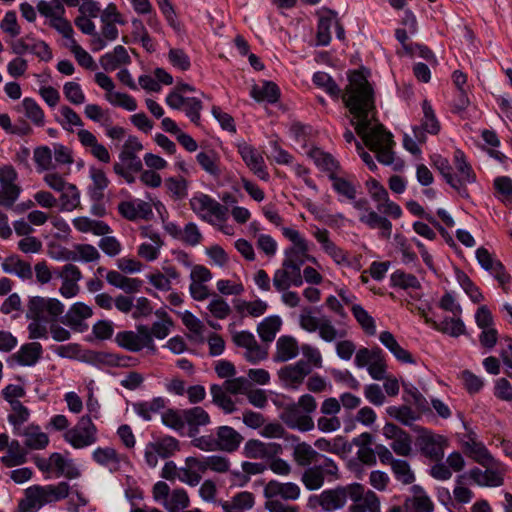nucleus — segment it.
Returning a JSON list of instances; mask_svg holds the SVG:
<instances>
[{
	"label": "nucleus",
	"instance_id": "33",
	"mask_svg": "<svg viewBox=\"0 0 512 512\" xmlns=\"http://www.w3.org/2000/svg\"><path fill=\"white\" fill-rule=\"evenodd\" d=\"M92 458L97 464L108 467L111 472H116L120 468L121 458L112 447L96 448L92 453Z\"/></svg>",
	"mask_w": 512,
	"mask_h": 512
},
{
	"label": "nucleus",
	"instance_id": "45",
	"mask_svg": "<svg viewBox=\"0 0 512 512\" xmlns=\"http://www.w3.org/2000/svg\"><path fill=\"white\" fill-rule=\"evenodd\" d=\"M1 461L6 467L24 464L27 461V451L22 448L17 440H13L7 448V454L1 458Z\"/></svg>",
	"mask_w": 512,
	"mask_h": 512
},
{
	"label": "nucleus",
	"instance_id": "38",
	"mask_svg": "<svg viewBox=\"0 0 512 512\" xmlns=\"http://www.w3.org/2000/svg\"><path fill=\"white\" fill-rule=\"evenodd\" d=\"M167 400L164 397H154L150 401H141L133 404V409L145 421H149L152 415L166 407Z\"/></svg>",
	"mask_w": 512,
	"mask_h": 512
},
{
	"label": "nucleus",
	"instance_id": "17",
	"mask_svg": "<svg viewBox=\"0 0 512 512\" xmlns=\"http://www.w3.org/2000/svg\"><path fill=\"white\" fill-rule=\"evenodd\" d=\"M93 310L83 302L74 303L67 313L61 318V322L75 331L83 332L88 326L84 320L92 317Z\"/></svg>",
	"mask_w": 512,
	"mask_h": 512
},
{
	"label": "nucleus",
	"instance_id": "40",
	"mask_svg": "<svg viewBox=\"0 0 512 512\" xmlns=\"http://www.w3.org/2000/svg\"><path fill=\"white\" fill-rule=\"evenodd\" d=\"M250 95L256 101H267L275 103L279 100V87L271 81H265L262 86L254 85L250 91Z\"/></svg>",
	"mask_w": 512,
	"mask_h": 512
},
{
	"label": "nucleus",
	"instance_id": "1",
	"mask_svg": "<svg viewBox=\"0 0 512 512\" xmlns=\"http://www.w3.org/2000/svg\"><path fill=\"white\" fill-rule=\"evenodd\" d=\"M349 83L342 95L345 106L353 115L351 124L364 144L376 153L377 160L384 165L394 161L393 135L382 124L372 127L376 120L374 90L367 77L359 70L352 71L348 76Z\"/></svg>",
	"mask_w": 512,
	"mask_h": 512
},
{
	"label": "nucleus",
	"instance_id": "46",
	"mask_svg": "<svg viewBox=\"0 0 512 512\" xmlns=\"http://www.w3.org/2000/svg\"><path fill=\"white\" fill-rule=\"evenodd\" d=\"M282 321L279 316L266 317L257 326L259 337L264 342H272L275 339L277 332L280 330Z\"/></svg>",
	"mask_w": 512,
	"mask_h": 512
},
{
	"label": "nucleus",
	"instance_id": "51",
	"mask_svg": "<svg viewBox=\"0 0 512 512\" xmlns=\"http://www.w3.org/2000/svg\"><path fill=\"white\" fill-rule=\"evenodd\" d=\"M386 413L403 425L410 426L419 418V415L408 405L389 406Z\"/></svg>",
	"mask_w": 512,
	"mask_h": 512
},
{
	"label": "nucleus",
	"instance_id": "47",
	"mask_svg": "<svg viewBox=\"0 0 512 512\" xmlns=\"http://www.w3.org/2000/svg\"><path fill=\"white\" fill-rule=\"evenodd\" d=\"M390 282L392 287L403 290L421 288V283L415 275L406 273L400 269L391 274Z\"/></svg>",
	"mask_w": 512,
	"mask_h": 512
},
{
	"label": "nucleus",
	"instance_id": "9",
	"mask_svg": "<svg viewBox=\"0 0 512 512\" xmlns=\"http://www.w3.org/2000/svg\"><path fill=\"white\" fill-rule=\"evenodd\" d=\"M191 209L203 220L211 222V217L219 221H225L228 215V208L207 194L199 193L190 200Z\"/></svg>",
	"mask_w": 512,
	"mask_h": 512
},
{
	"label": "nucleus",
	"instance_id": "8",
	"mask_svg": "<svg viewBox=\"0 0 512 512\" xmlns=\"http://www.w3.org/2000/svg\"><path fill=\"white\" fill-rule=\"evenodd\" d=\"M97 433L98 429L90 415H83L74 427L65 432L64 438L73 448L82 449L97 442Z\"/></svg>",
	"mask_w": 512,
	"mask_h": 512
},
{
	"label": "nucleus",
	"instance_id": "57",
	"mask_svg": "<svg viewBox=\"0 0 512 512\" xmlns=\"http://www.w3.org/2000/svg\"><path fill=\"white\" fill-rule=\"evenodd\" d=\"M159 457L166 459L179 450V441L173 436H164L155 442H150Z\"/></svg>",
	"mask_w": 512,
	"mask_h": 512
},
{
	"label": "nucleus",
	"instance_id": "63",
	"mask_svg": "<svg viewBox=\"0 0 512 512\" xmlns=\"http://www.w3.org/2000/svg\"><path fill=\"white\" fill-rule=\"evenodd\" d=\"M34 161L37 165V171H48L53 168L52 151L48 146H40L34 150Z\"/></svg>",
	"mask_w": 512,
	"mask_h": 512
},
{
	"label": "nucleus",
	"instance_id": "34",
	"mask_svg": "<svg viewBox=\"0 0 512 512\" xmlns=\"http://www.w3.org/2000/svg\"><path fill=\"white\" fill-rule=\"evenodd\" d=\"M464 450L470 458L480 465L495 464V458L481 442H476L475 440L470 439L464 443Z\"/></svg>",
	"mask_w": 512,
	"mask_h": 512
},
{
	"label": "nucleus",
	"instance_id": "21",
	"mask_svg": "<svg viewBox=\"0 0 512 512\" xmlns=\"http://www.w3.org/2000/svg\"><path fill=\"white\" fill-rule=\"evenodd\" d=\"M422 454L434 461H440L444 457V447L447 444L443 436L425 432L418 438Z\"/></svg>",
	"mask_w": 512,
	"mask_h": 512
},
{
	"label": "nucleus",
	"instance_id": "25",
	"mask_svg": "<svg viewBox=\"0 0 512 512\" xmlns=\"http://www.w3.org/2000/svg\"><path fill=\"white\" fill-rule=\"evenodd\" d=\"M311 370V366L308 362L299 360L295 364L281 368L278 375L287 385L297 387L304 381L305 377L311 373Z\"/></svg>",
	"mask_w": 512,
	"mask_h": 512
},
{
	"label": "nucleus",
	"instance_id": "53",
	"mask_svg": "<svg viewBox=\"0 0 512 512\" xmlns=\"http://www.w3.org/2000/svg\"><path fill=\"white\" fill-rule=\"evenodd\" d=\"M351 312L356 319V321L359 323V325L362 327V329L365 331L368 335H375L376 333V324L374 318L359 304H354L351 307Z\"/></svg>",
	"mask_w": 512,
	"mask_h": 512
},
{
	"label": "nucleus",
	"instance_id": "29",
	"mask_svg": "<svg viewBox=\"0 0 512 512\" xmlns=\"http://www.w3.org/2000/svg\"><path fill=\"white\" fill-rule=\"evenodd\" d=\"M413 497L407 498L404 503L406 512H432L434 509L433 502L424 492L422 487L414 485Z\"/></svg>",
	"mask_w": 512,
	"mask_h": 512
},
{
	"label": "nucleus",
	"instance_id": "24",
	"mask_svg": "<svg viewBox=\"0 0 512 512\" xmlns=\"http://www.w3.org/2000/svg\"><path fill=\"white\" fill-rule=\"evenodd\" d=\"M300 487L293 482L281 483L277 480L269 481L264 487L265 498L297 500L300 496Z\"/></svg>",
	"mask_w": 512,
	"mask_h": 512
},
{
	"label": "nucleus",
	"instance_id": "20",
	"mask_svg": "<svg viewBox=\"0 0 512 512\" xmlns=\"http://www.w3.org/2000/svg\"><path fill=\"white\" fill-rule=\"evenodd\" d=\"M330 233L327 229L317 228L313 232V236L320 243L322 250L330 256L338 265H349L348 253L337 246L329 237Z\"/></svg>",
	"mask_w": 512,
	"mask_h": 512
},
{
	"label": "nucleus",
	"instance_id": "32",
	"mask_svg": "<svg viewBox=\"0 0 512 512\" xmlns=\"http://www.w3.org/2000/svg\"><path fill=\"white\" fill-rule=\"evenodd\" d=\"M359 221L367 225L371 229L379 228L380 236L384 239H389L392 233V223L386 217L380 216L375 211L363 213L359 217Z\"/></svg>",
	"mask_w": 512,
	"mask_h": 512
},
{
	"label": "nucleus",
	"instance_id": "2",
	"mask_svg": "<svg viewBox=\"0 0 512 512\" xmlns=\"http://www.w3.org/2000/svg\"><path fill=\"white\" fill-rule=\"evenodd\" d=\"M26 306L25 316L31 320L27 326L28 338L47 339V324L58 320V317L64 313V305L56 298L32 296L29 297Z\"/></svg>",
	"mask_w": 512,
	"mask_h": 512
},
{
	"label": "nucleus",
	"instance_id": "7",
	"mask_svg": "<svg viewBox=\"0 0 512 512\" xmlns=\"http://www.w3.org/2000/svg\"><path fill=\"white\" fill-rule=\"evenodd\" d=\"M117 345L130 352H139L144 348L156 351L153 339L150 337L149 327L139 324L136 331L127 330L118 332L115 336Z\"/></svg>",
	"mask_w": 512,
	"mask_h": 512
},
{
	"label": "nucleus",
	"instance_id": "19",
	"mask_svg": "<svg viewBox=\"0 0 512 512\" xmlns=\"http://www.w3.org/2000/svg\"><path fill=\"white\" fill-rule=\"evenodd\" d=\"M281 444L275 442L265 443L257 439H250L245 443L244 454L251 459H270L281 454Z\"/></svg>",
	"mask_w": 512,
	"mask_h": 512
},
{
	"label": "nucleus",
	"instance_id": "14",
	"mask_svg": "<svg viewBox=\"0 0 512 512\" xmlns=\"http://www.w3.org/2000/svg\"><path fill=\"white\" fill-rule=\"evenodd\" d=\"M272 281L278 292L286 291L291 286L300 287L303 284L302 273L288 262L283 261L281 267L274 272Z\"/></svg>",
	"mask_w": 512,
	"mask_h": 512
},
{
	"label": "nucleus",
	"instance_id": "16",
	"mask_svg": "<svg viewBox=\"0 0 512 512\" xmlns=\"http://www.w3.org/2000/svg\"><path fill=\"white\" fill-rule=\"evenodd\" d=\"M118 212L122 217L130 221L149 220L153 216L151 205L140 199L120 202L118 204Z\"/></svg>",
	"mask_w": 512,
	"mask_h": 512
},
{
	"label": "nucleus",
	"instance_id": "59",
	"mask_svg": "<svg viewBox=\"0 0 512 512\" xmlns=\"http://www.w3.org/2000/svg\"><path fill=\"white\" fill-rule=\"evenodd\" d=\"M61 209L72 211L80 205V192L76 185L70 183L60 195Z\"/></svg>",
	"mask_w": 512,
	"mask_h": 512
},
{
	"label": "nucleus",
	"instance_id": "10",
	"mask_svg": "<svg viewBox=\"0 0 512 512\" xmlns=\"http://www.w3.org/2000/svg\"><path fill=\"white\" fill-rule=\"evenodd\" d=\"M17 172L11 165L0 167V206L11 208L19 198L21 187L16 184Z\"/></svg>",
	"mask_w": 512,
	"mask_h": 512
},
{
	"label": "nucleus",
	"instance_id": "4",
	"mask_svg": "<svg viewBox=\"0 0 512 512\" xmlns=\"http://www.w3.org/2000/svg\"><path fill=\"white\" fill-rule=\"evenodd\" d=\"M359 487L357 482L347 485H337L323 490L320 494L310 495L307 507L311 510L321 509L324 512H334L344 508L349 500H356Z\"/></svg>",
	"mask_w": 512,
	"mask_h": 512
},
{
	"label": "nucleus",
	"instance_id": "50",
	"mask_svg": "<svg viewBox=\"0 0 512 512\" xmlns=\"http://www.w3.org/2000/svg\"><path fill=\"white\" fill-rule=\"evenodd\" d=\"M21 434L25 437V446H27L30 449H44L49 443L48 436L45 433L41 432L39 430V427H28Z\"/></svg>",
	"mask_w": 512,
	"mask_h": 512
},
{
	"label": "nucleus",
	"instance_id": "36",
	"mask_svg": "<svg viewBox=\"0 0 512 512\" xmlns=\"http://www.w3.org/2000/svg\"><path fill=\"white\" fill-rule=\"evenodd\" d=\"M276 355L274 360L277 362H286L295 358L299 353L298 343L291 336H281L276 343Z\"/></svg>",
	"mask_w": 512,
	"mask_h": 512
},
{
	"label": "nucleus",
	"instance_id": "5",
	"mask_svg": "<svg viewBox=\"0 0 512 512\" xmlns=\"http://www.w3.org/2000/svg\"><path fill=\"white\" fill-rule=\"evenodd\" d=\"M70 486L67 482L56 485H33L25 490V498L19 502L20 512H36L46 504L68 497Z\"/></svg>",
	"mask_w": 512,
	"mask_h": 512
},
{
	"label": "nucleus",
	"instance_id": "52",
	"mask_svg": "<svg viewBox=\"0 0 512 512\" xmlns=\"http://www.w3.org/2000/svg\"><path fill=\"white\" fill-rule=\"evenodd\" d=\"M454 164L461 174V177H458L462 180L464 185L466 183H473L476 181V175L471 167V165L466 161L465 154L460 149L455 150L454 152Z\"/></svg>",
	"mask_w": 512,
	"mask_h": 512
},
{
	"label": "nucleus",
	"instance_id": "54",
	"mask_svg": "<svg viewBox=\"0 0 512 512\" xmlns=\"http://www.w3.org/2000/svg\"><path fill=\"white\" fill-rule=\"evenodd\" d=\"M402 386L403 400L406 403H413L420 411L429 410V404L427 399L420 393V391L415 386L404 382Z\"/></svg>",
	"mask_w": 512,
	"mask_h": 512
},
{
	"label": "nucleus",
	"instance_id": "48",
	"mask_svg": "<svg viewBox=\"0 0 512 512\" xmlns=\"http://www.w3.org/2000/svg\"><path fill=\"white\" fill-rule=\"evenodd\" d=\"M90 175L93 182L90 188V196L94 201H101L104 197L103 191L109 185V180L101 169H91Z\"/></svg>",
	"mask_w": 512,
	"mask_h": 512
},
{
	"label": "nucleus",
	"instance_id": "37",
	"mask_svg": "<svg viewBox=\"0 0 512 512\" xmlns=\"http://www.w3.org/2000/svg\"><path fill=\"white\" fill-rule=\"evenodd\" d=\"M1 266L5 273L16 274L24 280L31 279L33 276L31 265L17 256L7 257Z\"/></svg>",
	"mask_w": 512,
	"mask_h": 512
},
{
	"label": "nucleus",
	"instance_id": "15",
	"mask_svg": "<svg viewBox=\"0 0 512 512\" xmlns=\"http://www.w3.org/2000/svg\"><path fill=\"white\" fill-rule=\"evenodd\" d=\"M238 152L248 168L261 180L268 181L267 171L263 156L251 145L242 144L238 146Z\"/></svg>",
	"mask_w": 512,
	"mask_h": 512
},
{
	"label": "nucleus",
	"instance_id": "49",
	"mask_svg": "<svg viewBox=\"0 0 512 512\" xmlns=\"http://www.w3.org/2000/svg\"><path fill=\"white\" fill-rule=\"evenodd\" d=\"M212 402L221 408L225 413H232L236 410L235 403L228 395V392L220 385L213 384L210 387Z\"/></svg>",
	"mask_w": 512,
	"mask_h": 512
},
{
	"label": "nucleus",
	"instance_id": "44",
	"mask_svg": "<svg viewBox=\"0 0 512 512\" xmlns=\"http://www.w3.org/2000/svg\"><path fill=\"white\" fill-rule=\"evenodd\" d=\"M196 160L201 168L214 177L221 175L220 159L214 150L201 151L196 155Z\"/></svg>",
	"mask_w": 512,
	"mask_h": 512
},
{
	"label": "nucleus",
	"instance_id": "30",
	"mask_svg": "<svg viewBox=\"0 0 512 512\" xmlns=\"http://www.w3.org/2000/svg\"><path fill=\"white\" fill-rule=\"evenodd\" d=\"M292 457L298 466L307 468L319 462L320 457L326 456L317 452L310 444L301 442L294 446Z\"/></svg>",
	"mask_w": 512,
	"mask_h": 512
},
{
	"label": "nucleus",
	"instance_id": "18",
	"mask_svg": "<svg viewBox=\"0 0 512 512\" xmlns=\"http://www.w3.org/2000/svg\"><path fill=\"white\" fill-rule=\"evenodd\" d=\"M476 258L481 267L489 271L503 288L510 282L511 277L506 273L503 264L495 260L486 248H478Z\"/></svg>",
	"mask_w": 512,
	"mask_h": 512
},
{
	"label": "nucleus",
	"instance_id": "22",
	"mask_svg": "<svg viewBox=\"0 0 512 512\" xmlns=\"http://www.w3.org/2000/svg\"><path fill=\"white\" fill-rule=\"evenodd\" d=\"M431 160L434 167L440 172L445 181L455 189L461 197L467 198L469 196L467 187L461 179L452 173L453 169L448 159L439 154H434L431 156Z\"/></svg>",
	"mask_w": 512,
	"mask_h": 512
},
{
	"label": "nucleus",
	"instance_id": "35",
	"mask_svg": "<svg viewBox=\"0 0 512 512\" xmlns=\"http://www.w3.org/2000/svg\"><path fill=\"white\" fill-rule=\"evenodd\" d=\"M130 61V56L122 45H117L113 52L106 53L100 58V64L105 71H114L121 64H128Z\"/></svg>",
	"mask_w": 512,
	"mask_h": 512
},
{
	"label": "nucleus",
	"instance_id": "39",
	"mask_svg": "<svg viewBox=\"0 0 512 512\" xmlns=\"http://www.w3.org/2000/svg\"><path fill=\"white\" fill-rule=\"evenodd\" d=\"M309 156L320 170L328 172L329 175H335L336 170L339 168L338 161L330 153L320 148L311 149Z\"/></svg>",
	"mask_w": 512,
	"mask_h": 512
},
{
	"label": "nucleus",
	"instance_id": "64",
	"mask_svg": "<svg viewBox=\"0 0 512 512\" xmlns=\"http://www.w3.org/2000/svg\"><path fill=\"white\" fill-rule=\"evenodd\" d=\"M22 106L25 115L36 125L42 126L44 124V112L41 107L32 98H25L22 101Z\"/></svg>",
	"mask_w": 512,
	"mask_h": 512
},
{
	"label": "nucleus",
	"instance_id": "55",
	"mask_svg": "<svg viewBox=\"0 0 512 512\" xmlns=\"http://www.w3.org/2000/svg\"><path fill=\"white\" fill-rule=\"evenodd\" d=\"M12 413L8 415V421L14 427V432L20 435L21 425L28 421L29 410L20 401L10 404Z\"/></svg>",
	"mask_w": 512,
	"mask_h": 512
},
{
	"label": "nucleus",
	"instance_id": "13",
	"mask_svg": "<svg viewBox=\"0 0 512 512\" xmlns=\"http://www.w3.org/2000/svg\"><path fill=\"white\" fill-rule=\"evenodd\" d=\"M423 117L419 126L413 127V134L419 143L426 141V133L437 135L440 132V122L428 100L422 102Z\"/></svg>",
	"mask_w": 512,
	"mask_h": 512
},
{
	"label": "nucleus",
	"instance_id": "12",
	"mask_svg": "<svg viewBox=\"0 0 512 512\" xmlns=\"http://www.w3.org/2000/svg\"><path fill=\"white\" fill-rule=\"evenodd\" d=\"M142 168L143 163L140 157L128 152H120L119 162H115L113 165L114 173L123 178L128 184L135 183V175L140 173Z\"/></svg>",
	"mask_w": 512,
	"mask_h": 512
},
{
	"label": "nucleus",
	"instance_id": "61",
	"mask_svg": "<svg viewBox=\"0 0 512 512\" xmlns=\"http://www.w3.org/2000/svg\"><path fill=\"white\" fill-rule=\"evenodd\" d=\"M161 420L166 427L180 432L185 428L184 409H167L162 413Z\"/></svg>",
	"mask_w": 512,
	"mask_h": 512
},
{
	"label": "nucleus",
	"instance_id": "43",
	"mask_svg": "<svg viewBox=\"0 0 512 512\" xmlns=\"http://www.w3.org/2000/svg\"><path fill=\"white\" fill-rule=\"evenodd\" d=\"M254 505V495L248 491L237 493L230 501H224L222 508L225 512L249 510Z\"/></svg>",
	"mask_w": 512,
	"mask_h": 512
},
{
	"label": "nucleus",
	"instance_id": "23",
	"mask_svg": "<svg viewBox=\"0 0 512 512\" xmlns=\"http://www.w3.org/2000/svg\"><path fill=\"white\" fill-rule=\"evenodd\" d=\"M360 488L356 500H351L352 504L349 506V512H381V502L378 495L372 491H365V487L357 482Z\"/></svg>",
	"mask_w": 512,
	"mask_h": 512
},
{
	"label": "nucleus",
	"instance_id": "42",
	"mask_svg": "<svg viewBox=\"0 0 512 512\" xmlns=\"http://www.w3.org/2000/svg\"><path fill=\"white\" fill-rule=\"evenodd\" d=\"M337 14L328 10L319 17L317 25V42L318 45L327 46L331 41L330 28L334 24Z\"/></svg>",
	"mask_w": 512,
	"mask_h": 512
},
{
	"label": "nucleus",
	"instance_id": "27",
	"mask_svg": "<svg viewBox=\"0 0 512 512\" xmlns=\"http://www.w3.org/2000/svg\"><path fill=\"white\" fill-rule=\"evenodd\" d=\"M43 347L39 342H29L23 344L11 358L21 366H34L42 358Z\"/></svg>",
	"mask_w": 512,
	"mask_h": 512
},
{
	"label": "nucleus",
	"instance_id": "56",
	"mask_svg": "<svg viewBox=\"0 0 512 512\" xmlns=\"http://www.w3.org/2000/svg\"><path fill=\"white\" fill-rule=\"evenodd\" d=\"M189 503L187 492L184 489H175L163 505L169 512H179L187 508Z\"/></svg>",
	"mask_w": 512,
	"mask_h": 512
},
{
	"label": "nucleus",
	"instance_id": "41",
	"mask_svg": "<svg viewBox=\"0 0 512 512\" xmlns=\"http://www.w3.org/2000/svg\"><path fill=\"white\" fill-rule=\"evenodd\" d=\"M432 328L451 337H459L466 332L460 317H445L441 322H432Z\"/></svg>",
	"mask_w": 512,
	"mask_h": 512
},
{
	"label": "nucleus",
	"instance_id": "6",
	"mask_svg": "<svg viewBox=\"0 0 512 512\" xmlns=\"http://www.w3.org/2000/svg\"><path fill=\"white\" fill-rule=\"evenodd\" d=\"M340 478L337 463L329 457H320V461L307 467L301 474V482L309 491L319 490L325 482H333Z\"/></svg>",
	"mask_w": 512,
	"mask_h": 512
},
{
	"label": "nucleus",
	"instance_id": "62",
	"mask_svg": "<svg viewBox=\"0 0 512 512\" xmlns=\"http://www.w3.org/2000/svg\"><path fill=\"white\" fill-rule=\"evenodd\" d=\"M330 180L332 181L333 189L339 194L344 196L349 200H355L356 198V188L355 186L349 182L348 180L335 175H329Z\"/></svg>",
	"mask_w": 512,
	"mask_h": 512
},
{
	"label": "nucleus",
	"instance_id": "3",
	"mask_svg": "<svg viewBox=\"0 0 512 512\" xmlns=\"http://www.w3.org/2000/svg\"><path fill=\"white\" fill-rule=\"evenodd\" d=\"M316 408V399L310 394H304L299 397L297 402L283 405L279 413V419L289 429L308 432L315 427L311 414Z\"/></svg>",
	"mask_w": 512,
	"mask_h": 512
},
{
	"label": "nucleus",
	"instance_id": "60",
	"mask_svg": "<svg viewBox=\"0 0 512 512\" xmlns=\"http://www.w3.org/2000/svg\"><path fill=\"white\" fill-rule=\"evenodd\" d=\"M456 278L460 286L464 289V291L474 303H479L484 299L479 288L473 283V281L465 272L457 269Z\"/></svg>",
	"mask_w": 512,
	"mask_h": 512
},
{
	"label": "nucleus",
	"instance_id": "31",
	"mask_svg": "<svg viewBox=\"0 0 512 512\" xmlns=\"http://www.w3.org/2000/svg\"><path fill=\"white\" fill-rule=\"evenodd\" d=\"M379 340L399 362L405 364H416V360L413 358L412 354L399 345L395 336L391 332H381Z\"/></svg>",
	"mask_w": 512,
	"mask_h": 512
},
{
	"label": "nucleus",
	"instance_id": "26",
	"mask_svg": "<svg viewBox=\"0 0 512 512\" xmlns=\"http://www.w3.org/2000/svg\"><path fill=\"white\" fill-rule=\"evenodd\" d=\"M184 421L188 426V436L195 437L200 433V427L210 424L211 419L206 410L200 406L184 409Z\"/></svg>",
	"mask_w": 512,
	"mask_h": 512
},
{
	"label": "nucleus",
	"instance_id": "28",
	"mask_svg": "<svg viewBox=\"0 0 512 512\" xmlns=\"http://www.w3.org/2000/svg\"><path fill=\"white\" fill-rule=\"evenodd\" d=\"M216 437L218 449L229 453L236 451L243 441V436L230 426L218 427Z\"/></svg>",
	"mask_w": 512,
	"mask_h": 512
},
{
	"label": "nucleus",
	"instance_id": "11",
	"mask_svg": "<svg viewBox=\"0 0 512 512\" xmlns=\"http://www.w3.org/2000/svg\"><path fill=\"white\" fill-rule=\"evenodd\" d=\"M485 470L475 467L469 471V477L479 486L499 487L504 484L505 469L503 465L495 459L493 465H482Z\"/></svg>",
	"mask_w": 512,
	"mask_h": 512
},
{
	"label": "nucleus",
	"instance_id": "58",
	"mask_svg": "<svg viewBox=\"0 0 512 512\" xmlns=\"http://www.w3.org/2000/svg\"><path fill=\"white\" fill-rule=\"evenodd\" d=\"M312 81L317 87L323 89L330 96L338 98L341 90L328 73L318 71L314 73Z\"/></svg>",
	"mask_w": 512,
	"mask_h": 512
}]
</instances>
